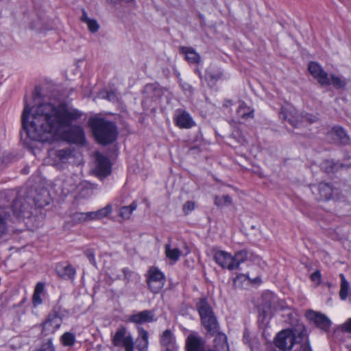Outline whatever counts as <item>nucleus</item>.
<instances>
[{"label": "nucleus", "mask_w": 351, "mask_h": 351, "mask_svg": "<svg viewBox=\"0 0 351 351\" xmlns=\"http://www.w3.org/2000/svg\"><path fill=\"white\" fill-rule=\"evenodd\" d=\"M82 115L64 103L49 101L30 107L25 101L22 123L30 139L51 143L62 138L66 128Z\"/></svg>", "instance_id": "obj_1"}, {"label": "nucleus", "mask_w": 351, "mask_h": 351, "mask_svg": "<svg viewBox=\"0 0 351 351\" xmlns=\"http://www.w3.org/2000/svg\"><path fill=\"white\" fill-rule=\"evenodd\" d=\"M92 128L97 141L103 145L111 143L115 141L117 135L115 125L104 119H94Z\"/></svg>", "instance_id": "obj_2"}, {"label": "nucleus", "mask_w": 351, "mask_h": 351, "mask_svg": "<svg viewBox=\"0 0 351 351\" xmlns=\"http://www.w3.org/2000/svg\"><path fill=\"white\" fill-rule=\"evenodd\" d=\"M281 116L294 127H299L306 123H313L317 121V117L311 114L300 115L293 107L282 108Z\"/></svg>", "instance_id": "obj_3"}, {"label": "nucleus", "mask_w": 351, "mask_h": 351, "mask_svg": "<svg viewBox=\"0 0 351 351\" xmlns=\"http://www.w3.org/2000/svg\"><path fill=\"white\" fill-rule=\"evenodd\" d=\"M112 341L115 347L124 348L125 351H134V342L130 335H127V329L121 326L114 335Z\"/></svg>", "instance_id": "obj_4"}, {"label": "nucleus", "mask_w": 351, "mask_h": 351, "mask_svg": "<svg viewBox=\"0 0 351 351\" xmlns=\"http://www.w3.org/2000/svg\"><path fill=\"white\" fill-rule=\"evenodd\" d=\"M165 275L156 267H151L147 273V283L150 291L158 293L164 287Z\"/></svg>", "instance_id": "obj_5"}, {"label": "nucleus", "mask_w": 351, "mask_h": 351, "mask_svg": "<svg viewBox=\"0 0 351 351\" xmlns=\"http://www.w3.org/2000/svg\"><path fill=\"white\" fill-rule=\"evenodd\" d=\"M62 324V319L57 311H52L43 324L42 332L45 335L53 334Z\"/></svg>", "instance_id": "obj_6"}, {"label": "nucleus", "mask_w": 351, "mask_h": 351, "mask_svg": "<svg viewBox=\"0 0 351 351\" xmlns=\"http://www.w3.org/2000/svg\"><path fill=\"white\" fill-rule=\"evenodd\" d=\"M95 164L94 171L98 177L105 178L111 173L110 160L100 153L95 155Z\"/></svg>", "instance_id": "obj_7"}, {"label": "nucleus", "mask_w": 351, "mask_h": 351, "mask_svg": "<svg viewBox=\"0 0 351 351\" xmlns=\"http://www.w3.org/2000/svg\"><path fill=\"white\" fill-rule=\"evenodd\" d=\"M294 339L293 332L290 330H285L278 334L275 344L282 350H290L294 345Z\"/></svg>", "instance_id": "obj_8"}, {"label": "nucleus", "mask_w": 351, "mask_h": 351, "mask_svg": "<svg viewBox=\"0 0 351 351\" xmlns=\"http://www.w3.org/2000/svg\"><path fill=\"white\" fill-rule=\"evenodd\" d=\"M306 316L317 327L322 330L326 332L329 330L331 322L325 315L313 310H309L306 312Z\"/></svg>", "instance_id": "obj_9"}, {"label": "nucleus", "mask_w": 351, "mask_h": 351, "mask_svg": "<svg viewBox=\"0 0 351 351\" xmlns=\"http://www.w3.org/2000/svg\"><path fill=\"white\" fill-rule=\"evenodd\" d=\"M186 351H206L205 341L196 332H191L186 339Z\"/></svg>", "instance_id": "obj_10"}, {"label": "nucleus", "mask_w": 351, "mask_h": 351, "mask_svg": "<svg viewBox=\"0 0 351 351\" xmlns=\"http://www.w3.org/2000/svg\"><path fill=\"white\" fill-rule=\"evenodd\" d=\"M308 69L310 73L315 79L317 80L322 86L330 84V78L328 74L322 68L317 62H311L308 64Z\"/></svg>", "instance_id": "obj_11"}, {"label": "nucleus", "mask_w": 351, "mask_h": 351, "mask_svg": "<svg viewBox=\"0 0 351 351\" xmlns=\"http://www.w3.org/2000/svg\"><path fill=\"white\" fill-rule=\"evenodd\" d=\"M13 213L18 217L28 216L30 214V204L22 197H18L12 204Z\"/></svg>", "instance_id": "obj_12"}, {"label": "nucleus", "mask_w": 351, "mask_h": 351, "mask_svg": "<svg viewBox=\"0 0 351 351\" xmlns=\"http://www.w3.org/2000/svg\"><path fill=\"white\" fill-rule=\"evenodd\" d=\"M214 259L222 268L233 270V258L231 254L223 250H218L215 253Z\"/></svg>", "instance_id": "obj_13"}, {"label": "nucleus", "mask_w": 351, "mask_h": 351, "mask_svg": "<svg viewBox=\"0 0 351 351\" xmlns=\"http://www.w3.org/2000/svg\"><path fill=\"white\" fill-rule=\"evenodd\" d=\"M74 180L76 182H79V184H77V198L85 199L90 197L93 195V191L91 185L88 182L86 181H80V178L78 176H74Z\"/></svg>", "instance_id": "obj_14"}, {"label": "nucleus", "mask_w": 351, "mask_h": 351, "mask_svg": "<svg viewBox=\"0 0 351 351\" xmlns=\"http://www.w3.org/2000/svg\"><path fill=\"white\" fill-rule=\"evenodd\" d=\"M56 271L60 278L64 280H73L76 273L75 269L71 264L62 263L56 265Z\"/></svg>", "instance_id": "obj_15"}, {"label": "nucleus", "mask_w": 351, "mask_h": 351, "mask_svg": "<svg viewBox=\"0 0 351 351\" xmlns=\"http://www.w3.org/2000/svg\"><path fill=\"white\" fill-rule=\"evenodd\" d=\"M201 323L210 335H214L219 330V324L214 313L208 316H204L201 319Z\"/></svg>", "instance_id": "obj_16"}, {"label": "nucleus", "mask_w": 351, "mask_h": 351, "mask_svg": "<svg viewBox=\"0 0 351 351\" xmlns=\"http://www.w3.org/2000/svg\"><path fill=\"white\" fill-rule=\"evenodd\" d=\"M176 125L180 128H191L195 125L191 115L185 111H178L176 117Z\"/></svg>", "instance_id": "obj_17"}, {"label": "nucleus", "mask_w": 351, "mask_h": 351, "mask_svg": "<svg viewBox=\"0 0 351 351\" xmlns=\"http://www.w3.org/2000/svg\"><path fill=\"white\" fill-rule=\"evenodd\" d=\"M180 52L184 55L185 60L191 64H199L201 61L200 55L190 47H181Z\"/></svg>", "instance_id": "obj_18"}, {"label": "nucleus", "mask_w": 351, "mask_h": 351, "mask_svg": "<svg viewBox=\"0 0 351 351\" xmlns=\"http://www.w3.org/2000/svg\"><path fill=\"white\" fill-rule=\"evenodd\" d=\"M154 315L149 311L145 310L130 316L129 320L135 324L150 322L154 320Z\"/></svg>", "instance_id": "obj_19"}, {"label": "nucleus", "mask_w": 351, "mask_h": 351, "mask_svg": "<svg viewBox=\"0 0 351 351\" xmlns=\"http://www.w3.org/2000/svg\"><path fill=\"white\" fill-rule=\"evenodd\" d=\"M332 138L342 145L349 143L350 138L346 131L341 127H335L330 132Z\"/></svg>", "instance_id": "obj_20"}, {"label": "nucleus", "mask_w": 351, "mask_h": 351, "mask_svg": "<svg viewBox=\"0 0 351 351\" xmlns=\"http://www.w3.org/2000/svg\"><path fill=\"white\" fill-rule=\"evenodd\" d=\"M138 337L136 340V348L139 351H147L149 344V335L148 332L143 328H138Z\"/></svg>", "instance_id": "obj_21"}, {"label": "nucleus", "mask_w": 351, "mask_h": 351, "mask_svg": "<svg viewBox=\"0 0 351 351\" xmlns=\"http://www.w3.org/2000/svg\"><path fill=\"white\" fill-rule=\"evenodd\" d=\"M196 308L202 319L204 316H208L213 313L212 307L208 303L206 299H200L196 304Z\"/></svg>", "instance_id": "obj_22"}, {"label": "nucleus", "mask_w": 351, "mask_h": 351, "mask_svg": "<svg viewBox=\"0 0 351 351\" xmlns=\"http://www.w3.org/2000/svg\"><path fill=\"white\" fill-rule=\"evenodd\" d=\"M161 344L166 347V351H174L176 348L172 332L170 330H166L161 337Z\"/></svg>", "instance_id": "obj_23"}, {"label": "nucleus", "mask_w": 351, "mask_h": 351, "mask_svg": "<svg viewBox=\"0 0 351 351\" xmlns=\"http://www.w3.org/2000/svg\"><path fill=\"white\" fill-rule=\"evenodd\" d=\"M214 335H216L214 340L215 350L229 351L228 344L227 343V337L226 335L219 333L218 331Z\"/></svg>", "instance_id": "obj_24"}, {"label": "nucleus", "mask_w": 351, "mask_h": 351, "mask_svg": "<svg viewBox=\"0 0 351 351\" xmlns=\"http://www.w3.org/2000/svg\"><path fill=\"white\" fill-rule=\"evenodd\" d=\"M165 249L166 257L173 263H176L182 255L181 251L178 247H173L169 243L165 245Z\"/></svg>", "instance_id": "obj_25"}, {"label": "nucleus", "mask_w": 351, "mask_h": 351, "mask_svg": "<svg viewBox=\"0 0 351 351\" xmlns=\"http://www.w3.org/2000/svg\"><path fill=\"white\" fill-rule=\"evenodd\" d=\"M339 277L341 278L339 298L341 300H346L349 296L351 295L350 286L343 274H341Z\"/></svg>", "instance_id": "obj_26"}, {"label": "nucleus", "mask_w": 351, "mask_h": 351, "mask_svg": "<svg viewBox=\"0 0 351 351\" xmlns=\"http://www.w3.org/2000/svg\"><path fill=\"white\" fill-rule=\"evenodd\" d=\"M317 189L320 196V199L328 200L332 197L333 190L332 186L328 183H320Z\"/></svg>", "instance_id": "obj_27"}, {"label": "nucleus", "mask_w": 351, "mask_h": 351, "mask_svg": "<svg viewBox=\"0 0 351 351\" xmlns=\"http://www.w3.org/2000/svg\"><path fill=\"white\" fill-rule=\"evenodd\" d=\"M233 258V270L239 268L241 263H244L247 258V252L245 250H241L232 256Z\"/></svg>", "instance_id": "obj_28"}, {"label": "nucleus", "mask_w": 351, "mask_h": 351, "mask_svg": "<svg viewBox=\"0 0 351 351\" xmlns=\"http://www.w3.org/2000/svg\"><path fill=\"white\" fill-rule=\"evenodd\" d=\"M254 110H252L243 102L239 104V106L237 110L238 116L243 119H249L253 117Z\"/></svg>", "instance_id": "obj_29"}, {"label": "nucleus", "mask_w": 351, "mask_h": 351, "mask_svg": "<svg viewBox=\"0 0 351 351\" xmlns=\"http://www.w3.org/2000/svg\"><path fill=\"white\" fill-rule=\"evenodd\" d=\"M137 208V204L133 202L130 206H123L119 210V215L123 219H129L132 212Z\"/></svg>", "instance_id": "obj_30"}, {"label": "nucleus", "mask_w": 351, "mask_h": 351, "mask_svg": "<svg viewBox=\"0 0 351 351\" xmlns=\"http://www.w3.org/2000/svg\"><path fill=\"white\" fill-rule=\"evenodd\" d=\"M51 154L55 156L60 162H64L71 157V151L70 149H62L53 151Z\"/></svg>", "instance_id": "obj_31"}, {"label": "nucleus", "mask_w": 351, "mask_h": 351, "mask_svg": "<svg viewBox=\"0 0 351 351\" xmlns=\"http://www.w3.org/2000/svg\"><path fill=\"white\" fill-rule=\"evenodd\" d=\"M329 78L330 84L328 85H332L336 88H343L347 84L346 80L339 76L332 74L329 76Z\"/></svg>", "instance_id": "obj_32"}, {"label": "nucleus", "mask_w": 351, "mask_h": 351, "mask_svg": "<svg viewBox=\"0 0 351 351\" xmlns=\"http://www.w3.org/2000/svg\"><path fill=\"white\" fill-rule=\"evenodd\" d=\"M214 203L218 207L228 206L232 204V199L228 195L215 196L214 198Z\"/></svg>", "instance_id": "obj_33"}, {"label": "nucleus", "mask_w": 351, "mask_h": 351, "mask_svg": "<svg viewBox=\"0 0 351 351\" xmlns=\"http://www.w3.org/2000/svg\"><path fill=\"white\" fill-rule=\"evenodd\" d=\"M112 211V208L110 204H108L105 207L97 210L94 211V214H95V220L101 219L104 217H108Z\"/></svg>", "instance_id": "obj_34"}, {"label": "nucleus", "mask_w": 351, "mask_h": 351, "mask_svg": "<svg viewBox=\"0 0 351 351\" xmlns=\"http://www.w3.org/2000/svg\"><path fill=\"white\" fill-rule=\"evenodd\" d=\"M112 211V208L110 204H108L105 207L97 210L94 211V214H95V220L101 219L104 217H108Z\"/></svg>", "instance_id": "obj_35"}, {"label": "nucleus", "mask_w": 351, "mask_h": 351, "mask_svg": "<svg viewBox=\"0 0 351 351\" xmlns=\"http://www.w3.org/2000/svg\"><path fill=\"white\" fill-rule=\"evenodd\" d=\"M8 215L7 214L0 213V238L5 235L8 231L7 220Z\"/></svg>", "instance_id": "obj_36"}, {"label": "nucleus", "mask_w": 351, "mask_h": 351, "mask_svg": "<svg viewBox=\"0 0 351 351\" xmlns=\"http://www.w3.org/2000/svg\"><path fill=\"white\" fill-rule=\"evenodd\" d=\"M62 341L64 346H72L75 343V336L72 333L66 332L62 336Z\"/></svg>", "instance_id": "obj_37"}, {"label": "nucleus", "mask_w": 351, "mask_h": 351, "mask_svg": "<svg viewBox=\"0 0 351 351\" xmlns=\"http://www.w3.org/2000/svg\"><path fill=\"white\" fill-rule=\"evenodd\" d=\"M72 220L75 223H84L87 221L86 213L77 212L72 215Z\"/></svg>", "instance_id": "obj_38"}, {"label": "nucleus", "mask_w": 351, "mask_h": 351, "mask_svg": "<svg viewBox=\"0 0 351 351\" xmlns=\"http://www.w3.org/2000/svg\"><path fill=\"white\" fill-rule=\"evenodd\" d=\"M195 208V203L193 201H187L182 206V210L185 215H189Z\"/></svg>", "instance_id": "obj_39"}, {"label": "nucleus", "mask_w": 351, "mask_h": 351, "mask_svg": "<svg viewBox=\"0 0 351 351\" xmlns=\"http://www.w3.org/2000/svg\"><path fill=\"white\" fill-rule=\"evenodd\" d=\"M323 167L327 173H330L336 171L338 166L331 160H326L324 162Z\"/></svg>", "instance_id": "obj_40"}, {"label": "nucleus", "mask_w": 351, "mask_h": 351, "mask_svg": "<svg viewBox=\"0 0 351 351\" xmlns=\"http://www.w3.org/2000/svg\"><path fill=\"white\" fill-rule=\"evenodd\" d=\"M72 130L76 133V140L80 143L84 141V132L81 127H74Z\"/></svg>", "instance_id": "obj_41"}, {"label": "nucleus", "mask_w": 351, "mask_h": 351, "mask_svg": "<svg viewBox=\"0 0 351 351\" xmlns=\"http://www.w3.org/2000/svg\"><path fill=\"white\" fill-rule=\"evenodd\" d=\"M86 24L88 25V29L90 30V32H91L93 33L97 32V30L99 29V26L97 22L94 19H90V21H88V23Z\"/></svg>", "instance_id": "obj_42"}, {"label": "nucleus", "mask_w": 351, "mask_h": 351, "mask_svg": "<svg viewBox=\"0 0 351 351\" xmlns=\"http://www.w3.org/2000/svg\"><path fill=\"white\" fill-rule=\"evenodd\" d=\"M263 298L265 301L271 300L269 303L266 304V306H268V308H270L273 303L274 302V301L276 300V297L273 295L272 293L270 292L265 293Z\"/></svg>", "instance_id": "obj_43"}, {"label": "nucleus", "mask_w": 351, "mask_h": 351, "mask_svg": "<svg viewBox=\"0 0 351 351\" xmlns=\"http://www.w3.org/2000/svg\"><path fill=\"white\" fill-rule=\"evenodd\" d=\"M36 351H54V347L51 341L49 340L47 342L43 343L40 348Z\"/></svg>", "instance_id": "obj_44"}, {"label": "nucleus", "mask_w": 351, "mask_h": 351, "mask_svg": "<svg viewBox=\"0 0 351 351\" xmlns=\"http://www.w3.org/2000/svg\"><path fill=\"white\" fill-rule=\"evenodd\" d=\"M312 281L319 283L321 280V274L319 271H316L311 276Z\"/></svg>", "instance_id": "obj_45"}, {"label": "nucleus", "mask_w": 351, "mask_h": 351, "mask_svg": "<svg viewBox=\"0 0 351 351\" xmlns=\"http://www.w3.org/2000/svg\"><path fill=\"white\" fill-rule=\"evenodd\" d=\"M45 289V284L42 282H39L36 284L34 292L37 293H42Z\"/></svg>", "instance_id": "obj_46"}, {"label": "nucleus", "mask_w": 351, "mask_h": 351, "mask_svg": "<svg viewBox=\"0 0 351 351\" xmlns=\"http://www.w3.org/2000/svg\"><path fill=\"white\" fill-rule=\"evenodd\" d=\"M33 302L34 305L40 304L42 302V300L40 298V293H34L33 295Z\"/></svg>", "instance_id": "obj_47"}, {"label": "nucleus", "mask_w": 351, "mask_h": 351, "mask_svg": "<svg viewBox=\"0 0 351 351\" xmlns=\"http://www.w3.org/2000/svg\"><path fill=\"white\" fill-rule=\"evenodd\" d=\"M101 96L104 98H106L107 99L110 101H113L116 99V95L114 93H106V95H103L102 93H101Z\"/></svg>", "instance_id": "obj_48"}, {"label": "nucleus", "mask_w": 351, "mask_h": 351, "mask_svg": "<svg viewBox=\"0 0 351 351\" xmlns=\"http://www.w3.org/2000/svg\"><path fill=\"white\" fill-rule=\"evenodd\" d=\"M343 328L346 331L351 332V318L343 324Z\"/></svg>", "instance_id": "obj_49"}, {"label": "nucleus", "mask_w": 351, "mask_h": 351, "mask_svg": "<svg viewBox=\"0 0 351 351\" xmlns=\"http://www.w3.org/2000/svg\"><path fill=\"white\" fill-rule=\"evenodd\" d=\"M86 215L87 221L95 220V214H94V211L93 212H86Z\"/></svg>", "instance_id": "obj_50"}, {"label": "nucleus", "mask_w": 351, "mask_h": 351, "mask_svg": "<svg viewBox=\"0 0 351 351\" xmlns=\"http://www.w3.org/2000/svg\"><path fill=\"white\" fill-rule=\"evenodd\" d=\"M34 202H35V204L39 206V207H43L45 205H47L48 204V202L47 201H40L39 199L38 198H36L34 199Z\"/></svg>", "instance_id": "obj_51"}, {"label": "nucleus", "mask_w": 351, "mask_h": 351, "mask_svg": "<svg viewBox=\"0 0 351 351\" xmlns=\"http://www.w3.org/2000/svg\"><path fill=\"white\" fill-rule=\"evenodd\" d=\"M81 19L83 22L87 23L88 21H90L91 19H89L87 16V14L85 11H83L82 16L81 17Z\"/></svg>", "instance_id": "obj_52"}, {"label": "nucleus", "mask_w": 351, "mask_h": 351, "mask_svg": "<svg viewBox=\"0 0 351 351\" xmlns=\"http://www.w3.org/2000/svg\"><path fill=\"white\" fill-rule=\"evenodd\" d=\"M302 351H312L309 344L308 343H305L302 345Z\"/></svg>", "instance_id": "obj_53"}, {"label": "nucleus", "mask_w": 351, "mask_h": 351, "mask_svg": "<svg viewBox=\"0 0 351 351\" xmlns=\"http://www.w3.org/2000/svg\"><path fill=\"white\" fill-rule=\"evenodd\" d=\"M206 73L210 79H217L219 78L221 76L219 73H217L216 75H213L208 71H207Z\"/></svg>", "instance_id": "obj_54"}, {"label": "nucleus", "mask_w": 351, "mask_h": 351, "mask_svg": "<svg viewBox=\"0 0 351 351\" xmlns=\"http://www.w3.org/2000/svg\"><path fill=\"white\" fill-rule=\"evenodd\" d=\"M232 104V102L231 100H226L225 101L223 106L226 108L230 106Z\"/></svg>", "instance_id": "obj_55"}, {"label": "nucleus", "mask_w": 351, "mask_h": 351, "mask_svg": "<svg viewBox=\"0 0 351 351\" xmlns=\"http://www.w3.org/2000/svg\"><path fill=\"white\" fill-rule=\"evenodd\" d=\"M88 258L90 261H93L94 260V255L92 254H90L88 255Z\"/></svg>", "instance_id": "obj_56"}, {"label": "nucleus", "mask_w": 351, "mask_h": 351, "mask_svg": "<svg viewBox=\"0 0 351 351\" xmlns=\"http://www.w3.org/2000/svg\"><path fill=\"white\" fill-rule=\"evenodd\" d=\"M206 351H219V350H210V349H208V350H207Z\"/></svg>", "instance_id": "obj_57"}, {"label": "nucleus", "mask_w": 351, "mask_h": 351, "mask_svg": "<svg viewBox=\"0 0 351 351\" xmlns=\"http://www.w3.org/2000/svg\"><path fill=\"white\" fill-rule=\"evenodd\" d=\"M152 86H147L146 88H150Z\"/></svg>", "instance_id": "obj_58"}]
</instances>
